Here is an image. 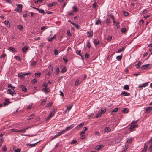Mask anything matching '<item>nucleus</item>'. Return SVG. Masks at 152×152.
Masks as SVG:
<instances>
[{
  "label": "nucleus",
  "instance_id": "nucleus-1",
  "mask_svg": "<svg viewBox=\"0 0 152 152\" xmlns=\"http://www.w3.org/2000/svg\"><path fill=\"white\" fill-rule=\"evenodd\" d=\"M151 68V66L149 64L143 65L141 66V69L142 70H147Z\"/></svg>",
  "mask_w": 152,
  "mask_h": 152
},
{
  "label": "nucleus",
  "instance_id": "nucleus-2",
  "mask_svg": "<svg viewBox=\"0 0 152 152\" xmlns=\"http://www.w3.org/2000/svg\"><path fill=\"white\" fill-rule=\"evenodd\" d=\"M19 88H21L22 91L24 92H26L27 91V89L26 87L24 86L23 85H21L20 86H19Z\"/></svg>",
  "mask_w": 152,
  "mask_h": 152
},
{
  "label": "nucleus",
  "instance_id": "nucleus-3",
  "mask_svg": "<svg viewBox=\"0 0 152 152\" xmlns=\"http://www.w3.org/2000/svg\"><path fill=\"white\" fill-rule=\"evenodd\" d=\"M72 104H71V105H69V106H68V105L66 106V110L65 111V113L66 112H67V111H68V112H69L70 110L72 108Z\"/></svg>",
  "mask_w": 152,
  "mask_h": 152
},
{
  "label": "nucleus",
  "instance_id": "nucleus-4",
  "mask_svg": "<svg viewBox=\"0 0 152 152\" xmlns=\"http://www.w3.org/2000/svg\"><path fill=\"white\" fill-rule=\"evenodd\" d=\"M121 95L122 96H127L130 95V93L126 92L123 91L122 92L121 94Z\"/></svg>",
  "mask_w": 152,
  "mask_h": 152
},
{
  "label": "nucleus",
  "instance_id": "nucleus-5",
  "mask_svg": "<svg viewBox=\"0 0 152 152\" xmlns=\"http://www.w3.org/2000/svg\"><path fill=\"white\" fill-rule=\"evenodd\" d=\"M152 110V107H147L145 110L146 113H150Z\"/></svg>",
  "mask_w": 152,
  "mask_h": 152
},
{
  "label": "nucleus",
  "instance_id": "nucleus-6",
  "mask_svg": "<svg viewBox=\"0 0 152 152\" xmlns=\"http://www.w3.org/2000/svg\"><path fill=\"white\" fill-rule=\"evenodd\" d=\"M121 140V137H118L115 138V142L116 143H118L120 142Z\"/></svg>",
  "mask_w": 152,
  "mask_h": 152
},
{
  "label": "nucleus",
  "instance_id": "nucleus-7",
  "mask_svg": "<svg viewBox=\"0 0 152 152\" xmlns=\"http://www.w3.org/2000/svg\"><path fill=\"white\" fill-rule=\"evenodd\" d=\"M57 4V2H53V3L48 4L47 6L49 7H52L56 5Z\"/></svg>",
  "mask_w": 152,
  "mask_h": 152
},
{
  "label": "nucleus",
  "instance_id": "nucleus-8",
  "mask_svg": "<svg viewBox=\"0 0 152 152\" xmlns=\"http://www.w3.org/2000/svg\"><path fill=\"white\" fill-rule=\"evenodd\" d=\"M50 90L49 88H43L42 91L44 92L45 93L49 92L50 91Z\"/></svg>",
  "mask_w": 152,
  "mask_h": 152
},
{
  "label": "nucleus",
  "instance_id": "nucleus-9",
  "mask_svg": "<svg viewBox=\"0 0 152 152\" xmlns=\"http://www.w3.org/2000/svg\"><path fill=\"white\" fill-rule=\"evenodd\" d=\"M55 115V113L54 112H51L49 115L48 117L47 120H48L52 116L54 115Z\"/></svg>",
  "mask_w": 152,
  "mask_h": 152
},
{
  "label": "nucleus",
  "instance_id": "nucleus-10",
  "mask_svg": "<svg viewBox=\"0 0 152 152\" xmlns=\"http://www.w3.org/2000/svg\"><path fill=\"white\" fill-rule=\"evenodd\" d=\"M148 85V84L147 83H145L144 84H142L141 86H139V88H141L142 87H145Z\"/></svg>",
  "mask_w": 152,
  "mask_h": 152
},
{
  "label": "nucleus",
  "instance_id": "nucleus-11",
  "mask_svg": "<svg viewBox=\"0 0 152 152\" xmlns=\"http://www.w3.org/2000/svg\"><path fill=\"white\" fill-rule=\"evenodd\" d=\"M137 124L131 125L129 128L130 130L131 131H132L133 129L134 128L137 127Z\"/></svg>",
  "mask_w": 152,
  "mask_h": 152
},
{
  "label": "nucleus",
  "instance_id": "nucleus-12",
  "mask_svg": "<svg viewBox=\"0 0 152 152\" xmlns=\"http://www.w3.org/2000/svg\"><path fill=\"white\" fill-rule=\"evenodd\" d=\"M84 124V123H81L79 125H78L77 126L76 128L77 129H79L80 128H81L83 126Z\"/></svg>",
  "mask_w": 152,
  "mask_h": 152
},
{
  "label": "nucleus",
  "instance_id": "nucleus-13",
  "mask_svg": "<svg viewBox=\"0 0 152 152\" xmlns=\"http://www.w3.org/2000/svg\"><path fill=\"white\" fill-rule=\"evenodd\" d=\"M85 133V132L84 131H82L80 133V134L81 136V139H83L85 138V135H84Z\"/></svg>",
  "mask_w": 152,
  "mask_h": 152
},
{
  "label": "nucleus",
  "instance_id": "nucleus-14",
  "mask_svg": "<svg viewBox=\"0 0 152 152\" xmlns=\"http://www.w3.org/2000/svg\"><path fill=\"white\" fill-rule=\"evenodd\" d=\"M40 142V141H39L36 143L33 144H27V146H30L31 147H34V146H35L37 143H38V142Z\"/></svg>",
  "mask_w": 152,
  "mask_h": 152
},
{
  "label": "nucleus",
  "instance_id": "nucleus-15",
  "mask_svg": "<svg viewBox=\"0 0 152 152\" xmlns=\"http://www.w3.org/2000/svg\"><path fill=\"white\" fill-rule=\"evenodd\" d=\"M88 34L87 36L88 37H91L93 36V31H92L90 32H87Z\"/></svg>",
  "mask_w": 152,
  "mask_h": 152
},
{
  "label": "nucleus",
  "instance_id": "nucleus-16",
  "mask_svg": "<svg viewBox=\"0 0 152 152\" xmlns=\"http://www.w3.org/2000/svg\"><path fill=\"white\" fill-rule=\"evenodd\" d=\"M103 147V145H98L95 148V149L96 150H99L101 148H102Z\"/></svg>",
  "mask_w": 152,
  "mask_h": 152
},
{
  "label": "nucleus",
  "instance_id": "nucleus-17",
  "mask_svg": "<svg viewBox=\"0 0 152 152\" xmlns=\"http://www.w3.org/2000/svg\"><path fill=\"white\" fill-rule=\"evenodd\" d=\"M4 23L7 27H9L10 26V24L8 21H4Z\"/></svg>",
  "mask_w": 152,
  "mask_h": 152
},
{
  "label": "nucleus",
  "instance_id": "nucleus-18",
  "mask_svg": "<svg viewBox=\"0 0 152 152\" xmlns=\"http://www.w3.org/2000/svg\"><path fill=\"white\" fill-rule=\"evenodd\" d=\"M56 36V34H55L53 37H51L50 39L49 38H47V39L48 41L51 42L55 38Z\"/></svg>",
  "mask_w": 152,
  "mask_h": 152
},
{
  "label": "nucleus",
  "instance_id": "nucleus-19",
  "mask_svg": "<svg viewBox=\"0 0 152 152\" xmlns=\"http://www.w3.org/2000/svg\"><path fill=\"white\" fill-rule=\"evenodd\" d=\"M69 22L71 23V24H72L73 25H74L75 26L76 28H79V26L78 24H76V23H72V22L70 21H69Z\"/></svg>",
  "mask_w": 152,
  "mask_h": 152
},
{
  "label": "nucleus",
  "instance_id": "nucleus-20",
  "mask_svg": "<svg viewBox=\"0 0 152 152\" xmlns=\"http://www.w3.org/2000/svg\"><path fill=\"white\" fill-rule=\"evenodd\" d=\"M28 49V47H27L25 46L22 48V51L23 53H25L27 51Z\"/></svg>",
  "mask_w": 152,
  "mask_h": 152
},
{
  "label": "nucleus",
  "instance_id": "nucleus-21",
  "mask_svg": "<svg viewBox=\"0 0 152 152\" xmlns=\"http://www.w3.org/2000/svg\"><path fill=\"white\" fill-rule=\"evenodd\" d=\"M106 110V108L105 107H104L101 109V112H100L102 114V113H105Z\"/></svg>",
  "mask_w": 152,
  "mask_h": 152
},
{
  "label": "nucleus",
  "instance_id": "nucleus-22",
  "mask_svg": "<svg viewBox=\"0 0 152 152\" xmlns=\"http://www.w3.org/2000/svg\"><path fill=\"white\" fill-rule=\"evenodd\" d=\"M104 131L106 132H109L111 131V129L109 127H106L105 128Z\"/></svg>",
  "mask_w": 152,
  "mask_h": 152
},
{
  "label": "nucleus",
  "instance_id": "nucleus-23",
  "mask_svg": "<svg viewBox=\"0 0 152 152\" xmlns=\"http://www.w3.org/2000/svg\"><path fill=\"white\" fill-rule=\"evenodd\" d=\"M34 113H33L30 115L27 118L28 120H30L32 119L33 118V117L34 116Z\"/></svg>",
  "mask_w": 152,
  "mask_h": 152
},
{
  "label": "nucleus",
  "instance_id": "nucleus-24",
  "mask_svg": "<svg viewBox=\"0 0 152 152\" xmlns=\"http://www.w3.org/2000/svg\"><path fill=\"white\" fill-rule=\"evenodd\" d=\"M17 28L20 30H23V26L20 25H18L17 26Z\"/></svg>",
  "mask_w": 152,
  "mask_h": 152
},
{
  "label": "nucleus",
  "instance_id": "nucleus-25",
  "mask_svg": "<svg viewBox=\"0 0 152 152\" xmlns=\"http://www.w3.org/2000/svg\"><path fill=\"white\" fill-rule=\"evenodd\" d=\"M94 42L95 45H97L99 43V41L97 39H95L94 40Z\"/></svg>",
  "mask_w": 152,
  "mask_h": 152
},
{
  "label": "nucleus",
  "instance_id": "nucleus-26",
  "mask_svg": "<svg viewBox=\"0 0 152 152\" xmlns=\"http://www.w3.org/2000/svg\"><path fill=\"white\" fill-rule=\"evenodd\" d=\"M73 11L74 12H76L78 11V9L76 6H74L73 7Z\"/></svg>",
  "mask_w": 152,
  "mask_h": 152
},
{
  "label": "nucleus",
  "instance_id": "nucleus-27",
  "mask_svg": "<svg viewBox=\"0 0 152 152\" xmlns=\"http://www.w3.org/2000/svg\"><path fill=\"white\" fill-rule=\"evenodd\" d=\"M101 20L99 18L97 20L96 22V25H99L101 23Z\"/></svg>",
  "mask_w": 152,
  "mask_h": 152
},
{
  "label": "nucleus",
  "instance_id": "nucleus-28",
  "mask_svg": "<svg viewBox=\"0 0 152 152\" xmlns=\"http://www.w3.org/2000/svg\"><path fill=\"white\" fill-rule=\"evenodd\" d=\"M123 88L124 89L128 90L129 89V87L128 85H126L124 86Z\"/></svg>",
  "mask_w": 152,
  "mask_h": 152
},
{
  "label": "nucleus",
  "instance_id": "nucleus-29",
  "mask_svg": "<svg viewBox=\"0 0 152 152\" xmlns=\"http://www.w3.org/2000/svg\"><path fill=\"white\" fill-rule=\"evenodd\" d=\"M73 127V126L71 125L70 126H69L68 127H66L65 129V130L67 131L70 129H72Z\"/></svg>",
  "mask_w": 152,
  "mask_h": 152
},
{
  "label": "nucleus",
  "instance_id": "nucleus-30",
  "mask_svg": "<svg viewBox=\"0 0 152 152\" xmlns=\"http://www.w3.org/2000/svg\"><path fill=\"white\" fill-rule=\"evenodd\" d=\"M118 108L116 107L112 111L111 113L112 114H113V113H115L118 110Z\"/></svg>",
  "mask_w": 152,
  "mask_h": 152
},
{
  "label": "nucleus",
  "instance_id": "nucleus-31",
  "mask_svg": "<svg viewBox=\"0 0 152 152\" xmlns=\"http://www.w3.org/2000/svg\"><path fill=\"white\" fill-rule=\"evenodd\" d=\"M122 55L118 56L116 57V58L117 60L119 61L121 60L122 58Z\"/></svg>",
  "mask_w": 152,
  "mask_h": 152
},
{
  "label": "nucleus",
  "instance_id": "nucleus-32",
  "mask_svg": "<svg viewBox=\"0 0 152 152\" xmlns=\"http://www.w3.org/2000/svg\"><path fill=\"white\" fill-rule=\"evenodd\" d=\"M87 47L89 48L91 47L90 43L89 41H88L87 42Z\"/></svg>",
  "mask_w": 152,
  "mask_h": 152
},
{
  "label": "nucleus",
  "instance_id": "nucleus-33",
  "mask_svg": "<svg viewBox=\"0 0 152 152\" xmlns=\"http://www.w3.org/2000/svg\"><path fill=\"white\" fill-rule=\"evenodd\" d=\"M101 115H102V114L100 112L98 113L97 114L96 116V118H97L100 117Z\"/></svg>",
  "mask_w": 152,
  "mask_h": 152
},
{
  "label": "nucleus",
  "instance_id": "nucleus-34",
  "mask_svg": "<svg viewBox=\"0 0 152 152\" xmlns=\"http://www.w3.org/2000/svg\"><path fill=\"white\" fill-rule=\"evenodd\" d=\"M47 98L44 99L42 101L41 103V105H43L45 104V102L46 101Z\"/></svg>",
  "mask_w": 152,
  "mask_h": 152
},
{
  "label": "nucleus",
  "instance_id": "nucleus-35",
  "mask_svg": "<svg viewBox=\"0 0 152 152\" xmlns=\"http://www.w3.org/2000/svg\"><path fill=\"white\" fill-rule=\"evenodd\" d=\"M9 50H11L13 52H15L16 51L15 49L14 48L12 47L10 48Z\"/></svg>",
  "mask_w": 152,
  "mask_h": 152
},
{
  "label": "nucleus",
  "instance_id": "nucleus-36",
  "mask_svg": "<svg viewBox=\"0 0 152 152\" xmlns=\"http://www.w3.org/2000/svg\"><path fill=\"white\" fill-rule=\"evenodd\" d=\"M53 104L52 102H50L49 103H48L46 107L47 108H49Z\"/></svg>",
  "mask_w": 152,
  "mask_h": 152
},
{
  "label": "nucleus",
  "instance_id": "nucleus-37",
  "mask_svg": "<svg viewBox=\"0 0 152 152\" xmlns=\"http://www.w3.org/2000/svg\"><path fill=\"white\" fill-rule=\"evenodd\" d=\"M16 5L19 9H22L23 7L22 5L20 4H16Z\"/></svg>",
  "mask_w": 152,
  "mask_h": 152
},
{
  "label": "nucleus",
  "instance_id": "nucleus-38",
  "mask_svg": "<svg viewBox=\"0 0 152 152\" xmlns=\"http://www.w3.org/2000/svg\"><path fill=\"white\" fill-rule=\"evenodd\" d=\"M38 11L39 12V13L42 14H44L45 13L44 11L43 10L41 9H39L38 10Z\"/></svg>",
  "mask_w": 152,
  "mask_h": 152
},
{
  "label": "nucleus",
  "instance_id": "nucleus-39",
  "mask_svg": "<svg viewBox=\"0 0 152 152\" xmlns=\"http://www.w3.org/2000/svg\"><path fill=\"white\" fill-rule=\"evenodd\" d=\"M60 70L59 69V67H58L56 68V69L55 70V72L56 73V74H58Z\"/></svg>",
  "mask_w": 152,
  "mask_h": 152
},
{
  "label": "nucleus",
  "instance_id": "nucleus-40",
  "mask_svg": "<svg viewBox=\"0 0 152 152\" xmlns=\"http://www.w3.org/2000/svg\"><path fill=\"white\" fill-rule=\"evenodd\" d=\"M14 90L12 89H9L8 91L9 92L10 94H12Z\"/></svg>",
  "mask_w": 152,
  "mask_h": 152
},
{
  "label": "nucleus",
  "instance_id": "nucleus-41",
  "mask_svg": "<svg viewBox=\"0 0 152 152\" xmlns=\"http://www.w3.org/2000/svg\"><path fill=\"white\" fill-rule=\"evenodd\" d=\"M141 62L139 61L138 63L135 65V66L137 68H138L139 67V66H140V65L139 64Z\"/></svg>",
  "mask_w": 152,
  "mask_h": 152
},
{
  "label": "nucleus",
  "instance_id": "nucleus-42",
  "mask_svg": "<svg viewBox=\"0 0 152 152\" xmlns=\"http://www.w3.org/2000/svg\"><path fill=\"white\" fill-rule=\"evenodd\" d=\"M41 73H35V75L37 77H40L41 75Z\"/></svg>",
  "mask_w": 152,
  "mask_h": 152
},
{
  "label": "nucleus",
  "instance_id": "nucleus-43",
  "mask_svg": "<svg viewBox=\"0 0 152 152\" xmlns=\"http://www.w3.org/2000/svg\"><path fill=\"white\" fill-rule=\"evenodd\" d=\"M31 82L33 84H35L37 82V80L36 79L34 78L32 80Z\"/></svg>",
  "mask_w": 152,
  "mask_h": 152
},
{
  "label": "nucleus",
  "instance_id": "nucleus-44",
  "mask_svg": "<svg viewBox=\"0 0 152 152\" xmlns=\"http://www.w3.org/2000/svg\"><path fill=\"white\" fill-rule=\"evenodd\" d=\"M80 52H81V50H77L76 51V53L79 55H80V56L81 57H82L81 55L80 54Z\"/></svg>",
  "mask_w": 152,
  "mask_h": 152
},
{
  "label": "nucleus",
  "instance_id": "nucleus-45",
  "mask_svg": "<svg viewBox=\"0 0 152 152\" xmlns=\"http://www.w3.org/2000/svg\"><path fill=\"white\" fill-rule=\"evenodd\" d=\"M23 74H18V76L19 77L20 79H23L24 77V76L23 75Z\"/></svg>",
  "mask_w": 152,
  "mask_h": 152
},
{
  "label": "nucleus",
  "instance_id": "nucleus-46",
  "mask_svg": "<svg viewBox=\"0 0 152 152\" xmlns=\"http://www.w3.org/2000/svg\"><path fill=\"white\" fill-rule=\"evenodd\" d=\"M79 80L78 79H77L76 80V82H75V86H77V85L79 83H79Z\"/></svg>",
  "mask_w": 152,
  "mask_h": 152
},
{
  "label": "nucleus",
  "instance_id": "nucleus-47",
  "mask_svg": "<svg viewBox=\"0 0 152 152\" xmlns=\"http://www.w3.org/2000/svg\"><path fill=\"white\" fill-rule=\"evenodd\" d=\"M66 68H64L62 69V70H61V72L62 73H64L65 72H66Z\"/></svg>",
  "mask_w": 152,
  "mask_h": 152
},
{
  "label": "nucleus",
  "instance_id": "nucleus-48",
  "mask_svg": "<svg viewBox=\"0 0 152 152\" xmlns=\"http://www.w3.org/2000/svg\"><path fill=\"white\" fill-rule=\"evenodd\" d=\"M77 142V140H73L71 142V144H74Z\"/></svg>",
  "mask_w": 152,
  "mask_h": 152
},
{
  "label": "nucleus",
  "instance_id": "nucleus-49",
  "mask_svg": "<svg viewBox=\"0 0 152 152\" xmlns=\"http://www.w3.org/2000/svg\"><path fill=\"white\" fill-rule=\"evenodd\" d=\"M128 110L126 108H124L123 110V112L124 113H127L128 112Z\"/></svg>",
  "mask_w": 152,
  "mask_h": 152
},
{
  "label": "nucleus",
  "instance_id": "nucleus-50",
  "mask_svg": "<svg viewBox=\"0 0 152 152\" xmlns=\"http://www.w3.org/2000/svg\"><path fill=\"white\" fill-rule=\"evenodd\" d=\"M126 28H123L121 29V31L122 33H125L126 31Z\"/></svg>",
  "mask_w": 152,
  "mask_h": 152
},
{
  "label": "nucleus",
  "instance_id": "nucleus-51",
  "mask_svg": "<svg viewBox=\"0 0 152 152\" xmlns=\"http://www.w3.org/2000/svg\"><path fill=\"white\" fill-rule=\"evenodd\" d=\"M33 105L32 104H30L29 105L28 107L27 108V110H29L31 108V106L32 105Z\"/></svg>",
  "mask_w": 152,
  "mask_h": 152
},
{
  "label": "nucleus",
  "instance_id": "nucleus-52",
  "mask_svg": "<svg viewBox=\"0 0 152 152\" xmlns=\"http://www.w3.org/2000/svg\"><path fill=\"white\" fill-rule=\"evenodd\" d=\"M68 14L69 15H73V13L72 12V11H70V12H68Z\"/></svg>",
  "mask_w": 152,
  "mask_h": 152
},
{
  "label": "nucleus",
  "instance_id": "nucleus-53",
  "mask_svg": "<svg viewBox=\"0 0 152 152\" xmlns=\"http://www.w3.org/2000/svg\"><path fill=\"white\" fill-rule=\"evenodd\" d=\"M109 16H110L111 18L113 19V23H115V21L114 20V16L113 15H109Z\"/></svg>",
  "mask_w": 152,
  "mask_h": 152
},
{
  "label": "nucleus",
  "instance_id": "nucleus-54",
  "mask_svg": "<svg viewBox=\"0 0 152 152\" xmlns=\"http://www.w3.org/2000/svg\"><path fill=\"white\" fill-rule=\"evenodd\" d=\"M123 14L125 16H127L128 15V13L126 11H124Z\"/></svg>",
  "mask_w": 152,
  "mask_h": 152
},
{
  "label": "nucleus",
  "instance_id": "nucleus-55",
  "mask_svg": "<svg viewBox=\"0 0 152 152\" xmlns=\"http://www.w3.org/2000/svg\"><path fill=\"white\" fill-rule=\"evenodd\" d=\"M97 6V3L96 2H94L93 4V8H95Z\"/></svg>",
  "mask_w": 152,
  "mask_h": 152
},
{
  "label": "nucleus",
  "instance_id": "nucleus-56",
  "mask_svg": "<svg viewBox=\"0 0 152 152\" xmlns=\"http://www.w3.org/2000/svg\"><path fill=\"white\" fill-rule=\"evenodd\" d=\"M48 27L47 26H42V27L41 28V30H45V29H46V28H47Z\"/></svg>",
  "mask_w": 152,
  "mask_h": 152
},
{
  "label": "nucleus",
  "instance_id": "nucleus-57",
  "mask_svg": "<svg viewBox=\"0 0 152 152\" xmlns=\"http://www.w3.org/2000/svg\"><path fill=\"white\" fill-rule=\"evenodd\" d=\"M22 9H17V8H16V11L17 12H19V13H20V12L21 11H22Z\"/></svg>",
  "mask_w": 152,
  "mask_h": 152
},
{
  "label": "nucleus",
  "instance_id": "nucleus-58",
  "mask_svg": "<svg viewBox=\"0 0 152 152\" xmlns=\"http://www.w3.org/2000/svg\"><path fill=\"white\" fill-rule=\"evenodd\" d=\"M124 49V48L123 47L118 49V52H121Z\"/></svg>",
  "mask_w": 152,
  "mask_h": 152
},
{
  "label": "nucleus",
  "instance_id": "nucleus-59",
  "mask_svg": "<svg viewBox=\"0 0 152 152\" xmlns=\"http://www.w3.org/2000/svg\"><path fill=\"white\" fill-rule=\"evenodd\" d=\"M61 135L60 134H59V132L58 133V134H57L53 138V139H54L56 137H57L58 136H59L60 135Z\"/></svg>",
  "mask_w": 152,
  "mask_h": 152
},
{
  "label": "nucleus",
  "instance_id": "nucleus-60",
  "mask_svg": "<svg viewBox=\"0 0 152 152\" xmlns=\"http://www.w3.org/2000/svg\"><path fill=\"white\" fill-rule=\"evenodd\" d=\"M112 38V36H110L107 39V41H110L111 40Z\"/></svg>",
  "mask_w": 152,
  "mask_h": 152
},
{
  "label": "nucleus",
  "instance_id": "nucleus-61",
  "mask_svg": "<svg viewBox=\"0 0 152 152\" xmlns=\"http://www.w3.org/2000/svg\"><path fill=\"white\" fill-rule=\"evenodd\" d=\"M114 24L115 25H116L117 26L118 28H119V27L118 25L119 24V23L118 22H115L114 23Z\"/></svg>",
  "mask_w": 152,
  "mask_h": 152
},
{
  "label": "nucleus",
  "instance_id": "nucleus-62",
  "mask_svg": "<svg viewBox=\"0 0 152 152\" xmlns=\"http://www.w3.org/2000/svg\"><path fill=\"white\" fill-rule=\"evenodd\" d=\"M132 141V138H130L128 139L127 140V142L128 143H130Z\"/></svg>",
  "mask_w": 152,
  "mask_h": 152
},
{
  "label": "nucleus",
  "instance_id": "nucleus-63",
  "mask_svg": "<svg viewBox=\"0 0 152 152\" xmlns=\"http://www.w3.org/2000/svg\"><path fill=\"white\" fill-rule=\"evenodd\" d=\"M2 151H6L7 150V148L5 145H4L2 148Z\"/></svg>",
  "mask_w": 152,
  "mask_h": 152
},
{
  "label": "nucleus",
  "instance_id": "nucleus-64",
  "mask_svg": "<svg viewBox=\"0 0 152 152\" xmlns=\"http://www.w3.org/2000/svg\"><path fill=\"white\" fill-rule=\"evenodd\" d=\"M20 149H15L14 151V152H20Z\"/></svg>",
  "mask_w": 152,
  "mask_h": 152
}]
</instances>
